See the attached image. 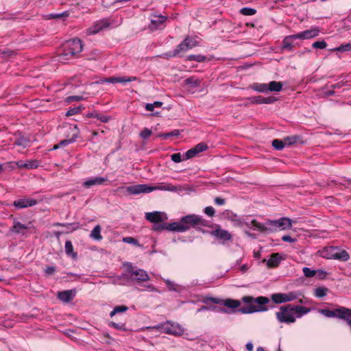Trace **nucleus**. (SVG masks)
<instances>
[{"label":"nucleus","mask_w":351,"mask_h":351,"mask_svg":"<svg viewBox=\"0 0 351 351\" xmlns=\"http://www.w3.org/2000/svg\"><path fill=\"white\" fill-rule=\"evenodd\" d=\"M204 212L207 216L210 217H213L215 214V210L212 206L206 207L204 210Z\"/></svg>","instance_id":"52"},{"label":"nucleus","mask_w":351,"mask_h":351,"mask_svg":"<svg viewBox=\"0 0 351 351\" xmlns=\"http://www.w3.org/2000/svg\"><path fill=\"white\" fill-rule=\"evenodd\" d=\"M171 158L174 162H180L184 160L180 153H175L171 156Z\"/></svg>","instance_id":"55"},{"label":"nucleus","mask_w":351,"mask_h":351,"mask_svg":"<svg viewBox=\"0 0 351 351\" xmlns=\"http://www.w3.org/2000/svg\"><path fill=\"white\" fill-rule=\"evenodd\" d=\"M109 326L111 327H113L117 330H122V331H126L127 328L125 324H121V323H116L114 322H111L109 324Z\"/></svg>","instance_id":"43"},{"label":"nucleus","mask_w":351,"mask_h":351,"mask_svg":"<svg viewBox=\"0 0 351 351\" xmlns=\"http://www.w3.org/2000/svg\"><path fill=\"white\" fill-rule=\"evenodd\" d=\"M282 240L283 241L289 242V243H295L296 241L295 239L291 237L289 235H284L282 237Z\"/></svg>","instance_id":"59"},{"label":"nucleus","mask_w":351,"mask_h":351,"mask_svg":"<svg viewBox=\"0 0 351 351\" xmlns=\"http://www.w3.org/2000/svg\"><path fill=\"white\" fill-rule=\"evenodd\" d=\"M184 83L186 84L191 85L193 88L198 87L200 84V82L198 79H196L193 77L186 78L184 80Z\"/></svg>","instance_id":"35"},{"label":"nucleus","mask_w":351,"mask_h":351,"mask_svg":"<svg viewBox=\"0 0 351 351\" xmlns=\"http://www.w3.org/2000/svg\"><path fill=\"white\" fill-rule=\"evenodd\" d=\"M282 83L280 82L271 81L267 84V92H280L282 88Z\"/></svg>","instance_id":"27"},{"label":"nucleus","mask_w":351,"mask_h":351,"mask_svg":"<svg viewBox=\"0 0 351 351\" xmlns=\"http://www.w3.org/2000/svg\"><path fill=\"white\" fill-rule=\"evenodd\" d=\"M108 179L106 178L103 177H95L89 178L85 180L83 182V186L85 188H90L95 185H101L104 184L105 182H106Z\"/></svg>","instance_id":"21"},{"label":"nucleus","mask_w":351,"mask_h":351,"mask_svg":"<svg viewBox=\"0 0 351 351\" xmlns=\"http://www.w3.org/2000/svg\"><path fill=\"white\" fill-rule=\"evenodd\" d=\"M319 29L318 27H314L310 29L305 30L298 34H294L295 38L297 39H310L318 36Z\"/></svg>","instance_id":"16"},{"label":"nucleus","mask_w":351,"mask_h":351,"mask_svg":"<svg viewBox=\"0 0 351 351\" xmlns=\"http://www.w3.org/2000/svg\"><path fill=\"white\" fill-rule=\"evenodd\" d=\"M162 105V102L155 101L153 104H147L145 106V109L148 111H153L154 108L160 107Z\"/></svg>","instance_id":"44"},{"label":"nucleus","mask_w":351,"mask_h":351,"mask_svg":"<svg viewBox=\"0 0 351 351\" xmlns=\"http://www.w3.org/2000/svg\"><path fill=\"white\" fill-rule=\"evenodd\" d=\"M155 190L175 191L176 190L174 186H150L145 184L130 186L127 187L120 186L117 189V191H125L128 195H139L141 193H149Z\"/></svg>","instance_id":"5"},{"label":"nucleus","mask_w":351,"mask_h":351,"mask_svg":"<svg viewBox=\"0 0 351 351\" xmlns=\"http://www.w3.org/2000/svg\"><path fill=\"white\" fill-rule=\"evenodd\" d=\"M123 241L126 243L134 244L137 246H140L138 241L133 237H126L123 238Z\"/></svg>","instance_id":"50"},{"label":"nucleus","mask_w":351,"mask_h":351,"mask_svg":"<svg viewBox=\"0 0 351 351\" xmlns=\"http://www.w3.org/2000/svg\"><path fill=\"white\" fill-rule=\"evenodd\" d=\"M336 250V247L328 246L326 247L322 250L318 251L319 256L322 258L327 259H334V254Z\"/></svg>","instance_id":"23"},{"label":"nucleus","mask_w":351,"mask_h":351,"mask_svg":"<svg viewBox=\"0 0 351 351\" xmlns=\"http://www.w3.org/2000/svg\"><path fill=\"white\" fill-rule=\"evenodd\" d=\"M336 250L337 251H335L334 254V259L347 261L350 258L349 254L345 250H341L337 247H336Z\"/></svg>","instance_id":"25"},{"label":"nucleus","mask_w":351,"mask_h":351,"mask_svg":"<svg viewBox=\"0 0 351 351\" xmlns=\"http://www.w3.org/2000/svg\"><path fill=\"white\" fill-rule=\"evenodd\" d=\"M152 134V131L147 128H144L140 133V136L143 139H147Z\"/></svg>","instance_id":"48"},{"label":"nucleus","mask_w":351,"mask_h":351,"mask_svg":"<svg viewBox=\"0 0 351 351\" xmlns=\"http://www.w3.org/2000/svg\"><path fill=\"white\" fill-rule=\"evenodd\" d=\"M250 88L258 93L267 92V84L265 83H254L250 86Z\"/></svg>","instance_id":"30"},{"label":"nucleus","mask_w":351,"mask_h":351,"mask_svg":"<svg viewBox=\"0 0 351 351\" xmlns=\"http://www.w3.org/2000/svg\"><path fill=\"white\" fill-rule=\"evenodd\" d=\"M145 219L154 223L165 221L167 219V216L165 213L159 211H154L145 213Z\"/></svg>","instance_id":"14"},{"label":"nucleus","mask_w":351,"mask_h":351,"mask_svg":"<svg viewBox=\"0 0 351 351\" xmlns=\"http://www.w3.org/2000/svg\"><path fill=\"white\" fill-rule=\"evenodd\" d=\"M147 328L161 329L164 332L174 336H181L184 332V329L180 324L171 322L154 327H148Z\"/></svg>","instance_id":"8"},{"label":"nucleus","mask_w":351,"mask_h":351,"mask_svg":"<svg viewBox=\"0 0 351 351\" xmlns=\"http://www.w3.org/2000/svg\"><path fill=\"white\" fill-rule=\"evenodd\" d=\"M82 110L81 106L70 108L66 113V116L69 117L80 113Z\"/></svg>","instance_id":"46"},{"label":"nucleus","mask_w":351,"mask_h":351,"mask_svg":"<svg viewBox=\"0 0 351 351\" xmlns=\"http://www.w3.org/2000/svg\"><path fill=\"white\" fill-rule=\"evenodd\" d=\"M328 289L325 287H318L315 290V295L317 298H323L326 295Z\"/></svg>","instance_id":"40"},{"label":"nucleus","mask_w":351,"mask_h":351,"mask_svg":"<svg viewBox=\"0 0 351 351\" xmlns=\"http://www.w3.org/2000/svg\"><path fill=\"white\" fill-rule=\"evenodd\" d=\"M36 204H37V201L36 199L28 198L27 197L16 199L13 202V206L18 209L31 207Z\"/></svg>","instance_id":"15"},{"label":"nucleus","mask_w":351,"mask_h":351,"mask_svg":"<svg viewBox=\"0 0 351 351\" xmlns=\"http://www.w3.org/2000/svg\"><path fill=\"white\" fill-rule=\"evenodd\" d=\"M75 289L66 290L58 293V298L64 303L71 302L75 296Z\"/></svg>","instance_id":"19"},{"label":"nucleus","mask_w":351,"mask_h":351,"mask_svg":"<svg viewBox=\"0 0 351 351\" xmlns=\"http://www.w3.org/2000/svg\"><path fill=\"white\" fill-rule=\"evenodd\" d=\"M351 49V44H346L344 45H341L340 47L336 48L337 51H348Z\"/></svg>","instance_id":"58"},{"label":"nucleus","mask_w":351,"mask_h":351,"mask_svg":"<svg viewBox=\"0 0 351 351\" xmlns=\"http://www.w3.org/2000/svg\"><path fill=\"white\" fill-rule=\"evenodd\" d=\"M215 203L217 205H223L225 204V199L219 197L215 198Z\"/></svg>","instance_id":"61"},{"label":"nucleus","mask_w":351,"mask_h":351,"mask_svg":"<svg viewBox=\"0 0 351 351\" xmlns=\"http://www.w3.org/2000/svg\"><path fill=\"white\" fill-rule=\"evenodd\" d=\"M208 149V145L204 143L196 145L194 147L189 149L184 155L183 160L191 159L199 153H201Z\"/></svg>","instance_id":"12"},{"label":"nucleus","mask_w":351,"mask_h":351,"mask_svg":"<svg viewBox=\"0 0 351 351\" xmlns=\"http://www.w3.org/2000/svg\"><path fill=\"white\" fill-rule=\"evenodd\" d=\"M293 39H295L294 34L286 36L282 40V48L291 51L292 49Z\"/></svg>","instance_id":"29"},{"label":"nucleus","mask_w":351,"mask_h":351,"mask_svg":"<svg viewBox=\"0 0 351 351\" xmlns=\"http://www.w3.org/2000/svg\"><path fill=\"white\" fill-rule=\"evenodd\" d=\"M101 230V226L99 225H97L91 231L90 237L95 240L101 241L102 239Z\"/></svg>","instance_id":"32"},{"label":"nucleus","mask_w":351,"mask_h":351,"mask_svg":"<svg viewBox=\"0 0 351 351\" xmlns=\"http://www.w3.org/2000/svg\"><path fill=\"white\" fill-rule=\"evenodd\" d=\"M303 273L304 276L307 278H311L315 276V271L311 269L308 267H304L303 268Z\"/></svg>","instance_id":"53"},{"label":"nucleus","mask_w":351,"mask_h":351,"mask_svg":"<svg viewBox=\"0 0 351 351\" xmlns=\"http://www.w3.org/2000/svg\"><path fill=\"white\" fill-rule=\"evenodd\" d=\"M199 226H209V221L202 216L191 214L183 216L179 221L169 223V228L173 232H184L191 228H199Z\"/></svg>","instance_id":"2"},{"label":"nucleus","mask_w":351,"mask_h":351,"mask_svg":"<svg viewBox=\"0 0 351 351\" xmlns=\"http://www.w3.org/2000/svg\"><path fill=\"white\" fill-rule=\"evenodd\" d=\"M312 47L316 49H325L327 47V43L324 40L316 41L313 43Z\"/></svg>","instance_id":"49"},{"label":"nucleus","mask_w":351,"mask_h":351,"mask_svg":"<svg viewBox=\"0 0 351 351\" xmlns=\"http://www.w3.org/2000/svg\"><path fill=\"white\" fill-rule=\"evenodd\" d=\"M110 25V23L106 19L101 20L97 22L94 25L87 29V33L90 35L95 34L102 29L107 28Z\"/></svg>","instance_id":"18"},{"label":"nucleus","mask_w":351,"mask_h":351,"mask_svg":"<svg viewBox=\"0 0 351 351\" xmlns=\"http://www.w3.org/2000/svg\"><path fill=\"white\" fill-rule=\"evenodd\" d=\"M64 53L60 55V60H67L66 56H74L82 51V41L78 38H74L66 41L63 45Z\"/></svg>","instance_id":"6"},{"label":"nucleus","mask_w":351,"mask_h":351,"mask_svg":"<svg viewBox=\"0 0 351 351\" xmlns=\"http://www.w3.org/2000/svg\"><path fill=\"white\" fill-rule=\"evenodd\" d=\"M256 12V10L250 8H243L241 10V13L245 16H252Z\"/></svg>","instance_id":"45"},{"label":"nucleus","mask_w":351,"mask_h":351,"mask_svg":"<svg viewBox=\"0 0 351 351\" xmlns=\"http://www.w3.org/2000/svg\"><path fill=\"white\" fill-rule=\"evenodd\" d=\"M222 304L230 308H237L240 306L241 303L239 300L227 299L223 300Z\"/></svg>","instance_id":"34"},{"label":"nucleus","mask_w":351,"mask_h":351,"mask_svg":"<svg viewBox=\"0 0 351 351\" xmlns=\"http://www.w3.org/2000/svg\"><path fill=\"white\" fill-rule=\"evenodd\" d=\"M198 45L199 43L194 38L189 36L186 37L183 42L177 46V48L173 51L171 56H178L181 57L186 51Z\"/></svg>","instance_id":"9"},{"label":"nucleus","mask_w":351,"mask_h":351,"mask_svg":"<svg viewBox=\"0 0 351 351\" xmlns=\"http://www.w3.org/2000/svg\"><path fill=\"white\" fill-rule=\"evenodd\" d=\"M167 17L162 15H152L149 29L152 31L157 29H161L164 27V23L167 21Z\"/></svg>","instance_id":"13"},{"label":"nucleus","mask_w":351,"mask_h":351,"mask_svg":"<svg viewBox=\"0 0 351 351\" xmlns=\"http://www.w3.org/2000/svg\"><path fill=\"white\" fill-rule=\"evenodd\" d=\"M137 80L136 77L132 76V77H127V76H122V77H118V81L119 83L125 84L127 82H131L136 81Z\"/></svg>","instance_id":"41"},{"label":"nucleus","mask_w":351,"mask_h":351,"mask_svg":"<svg viewBox=\"0 0 351 351\" xmlns=\"http://www.w3.org/2000/svg\"><path fill=\"white\" fill-rule=\"evenodd\" d=\"M13 226L10 228V231L14 233H21L22 230H25L28 228V226L24 224H22L21 222L18 221H14Z\"/></svg>","instance_id":"28"},{"label":"nucleus","mask_w":351,"mask_h":351,"mask_svg":"<svg viewBox=\"0 0 351 351\" xmlns=\"http://www.w3.org/2000/svg\"><path fill=\"white\" fill-rule=\"evenodd\" d=\"M165 282L169 290H171V291L176 290V285L173 282H171L169 280H165Z\"/></svg>","instance_id":"57"},{"label":"nucleus","mask_w":351,"mask_h":351,"mask_svg":"<svg viewBox=\"0 0 351 351\" xmlns=\"http://www.w3.org/2000/svg\"><path fill=\"white\" fill-rule=\"evenodd\" d=\"M246 225L250 228H253L258 230L261 233L269 234L279 230H285L290 229L292 226V221L289 218L282 217L276 220L267 219L265 223L262 224L256 220L253 219L251 221L250 223H246Z\"/></svg>","instance_id":"1"},{"label":"nucleus","mask_w":351,"mask_h":351,"mask_svg":"<svg viewBox=\"0 0 351 351\" xmlns=\"http://www.w3.org/2000/svg\"><path fill=\"white\" fill-rule=\"evenodd\" d=\"M69 130L71 131H75V133H73L72 137L69 139H64L61 141L58 144L54 145L53 149H56L62 146H66L71 143H73L75 141L77 136V126H74L73 128L71 126L69 127Z\"/></svg>","instance_id":"22"},{"label":"nucleus","mask_w":351,"mask_h":351,"mask_svg":"<svg viewBox=\"0 0 351 351\" xmlns=\"http://www.w3.org/2000/svg\"><path fill=\"white\" fill-rule=\"evenodd\" d=\"M178 135H180V131L178 130H174L171 132L160 134L159 136L163 137L164 138H167L168 137L170 136H177Z\"/></svg>","instance_id":"51"},{"label":"nucleus","mask_w":351,"mask_h":351,"mask_svg":"<svg viewBox=\"0 0 351 351\" xmlns=\"http://www.w3.org/2000/svg\"><path fill=\"white\" fill-rule=\"evenodd\" d=\"M127 272L128 278L136 282H146L149 279V275L145 270L134 267L130 263L127 265Z\"/></svg>","instance_id":"7"},{"label":"nucleus","mask_w":351,"mask_h":351,"mask_svg":"<svg viewBox=\"0 0 351 351\" xmlns=\"http://www.w3.org/2000/svg\"><path fill=\"white\" fill-rule=\"evenodd\" d=\"M39 161L38 160H27L26 162L23 160H19L16 162V165L19 168H24V169H35L37 168L39 166Z\"/></svg>","instance_id":"24"},{"label":"nucleus","mask_w":351,"mask_h":351,"mask_svg":"<svg viewBox=\"0 0 351 351\" xmlns=\"http://www.w3.org/2000/svg\"><path fill=\"white\" fill-rule=\"evenodd\" d=\"M281 260L282 257L279 253H274L267 261V265L269 267H275L278 265Z\"/></svg>","instance_id":"26"},{"label":"nucleus","mask_w":351,"mask_h":351,"mask_svg":"<svg viewBox=\"0 0 351 351\" xmlns=\"http://www.w3.org/2000/svg\"><path fill=\"white\" fill-rule=\"evenodd\" d=\"M210 234L223 241H229L232 239L231 234L228 230L221 229L219 226H217V228L215 230L211 231Z\"/></svg>","instance_id":"17"},{"label":"nucleus","mask_w":351,"mask_h":351,"mask_svg":"<svg viewBox=\"0 0 351 351\" xmlns=\"http://www.w3.org/2000/svg\"><path fill=\"white\" fill-rule=\"evenodd\" d=\"M84 97L82 96L79 95H75V96H69L66 99V101L67 102H72V101H79L81 100H83Z\"/></svg>","instance_id":"56"},{"label":"nucleus","mask_w":351,"mask_h":351,"mask_svg":"<svg viewBox=\"0 0 351 351\" xmlns=\"http://www.w3.org/2000/svg\"><path fill=\"white\" fill-rule=\"evenodd\" d=\"M152 230H156V231H162L164 230L172 231V230H171L169 228V224H166V223L159 224L158 223H155L152 227Z\"/></svg>","instance_id":"37"},{"label":"nucleus","mask_w":351,"mask_h":351,"mask_svg":"<svg viewBox=\"0 0 351 351\" xmlns=\"http://www.w3.org/2000/svg\"><path fill=\"white\" fill-rule=\"evenodd\" d=\"M298 297L297 293L291 291L287 293H278L271 295V298L276 304H281L284 302H291L296 300Z\"/></svg>","instance_id":"11"},{"label":"nucleus","mask_w":351,"mask_h":351,"mask_svg":"<svg viewBox=\"0 0 351 351\" xmlns=\"http://www.w3.org/2000/svg\"><path fill=\"white\" fill-rule=\"evenodd\" d=\"M55 271H56V268L52 266L47 267L45 269L46 274H47L49 275L53 274L55 272Z\"/></svg>","instance_id":"62"},{"label":"nucleus","mask_w":351,"mask_h":351,"mask_svg":"<svg viewBox=\"0 0 351 351\" xmlns=\"http://www.w3.org/2000/svg\"><path fill=\"white\" fill-rule=\"evenodd\" d=\"M94 117L97 118L103 123H108L110 120V117L101 114H97Z\"/></svg>","instance_id":"54"},{"label":"nucleus","mask_w":351,"mask_h":351,"mask_svg":"<svg viewBox=\"0 0 351 351\" xmlns=\"http://www.w3.org/2000/svg\"><path fill=\"white\" fill-rule=\"evenodd\" d=\"M106 82L108 83H112V84H114V83H119V81H118V77H108L106 78Z\"/></svg>","instance_id":"60"},{"label":"nucleus","mask_w":351,"mask_h":351,"mask_svg":"<svg viewBox=\"0 0 351 351\" xmlns=\"http://www.w3.org/2000/svg\"><path fill=\"white\" fill-rule=\"evenodd\" d=\"M14 145L25 148L30 145V141L24 136H19L16 138Z\"/></svg>","instance_id":"33"},{"label":"nucleus","mask_w":351,"mask_h":351,"mask_svg":"<svg viewBox=\"0 0 351 351\" xmlns=\"http://www.w3.org/2000/svg\"><path fill=\"white\" fill-rule=\"evenodd\" d=\"M272 146L276 149V150H282L285 147V143L284 141L279 140V139H274L272 141Z\"/></svg>","instance_id":"38"},{"label":"nucleus","mask_w":351,"mask_h":351,"mask_svg":"<svg viewBox=\"0 0 351 351\" xmlns=\"http://www.w3.org/2000/svg\"><path fill=\"white\" fill-rule=\"evenodd\" d=\"M64 15H66L68 16L67 14H66L65 12H63V13H61V14H50L49 16V19H58V18H61Z\"/></svg>","instance_id":"63"},{"label":"nucleus","mask_w":351,"mask_h":351,"mask_svg":"<svg viewBox=\"0 0 351 351\" xmlns=\"http://www.w3.org/2000/svg\"><path fill=\"white\" fill-rule=\"evenodd\" d=\"M242 301L245 306L240 308L239 311L243 314H249L267 311V308L265 305L269 303V300L263 296H259L256 298L252 296H244Z\"/></svg>","instance_id":"4"},{"label":"nucleus","mask_w":351,"mask_h":351,"mask_svg":"<svg viewBox=\"0 0 351 351\" xmlns=\"http://www.w3.org/2000/svg\"><path fill=\"white\" fill-rule=\"evenodd\" d=\"M187 60L190 61L202 62L206 60V57L202 55H190L187 57Z\"/></svg>","instance_id":"39"},{"label":"nucleus","mask_w":351,"mask_h":351,"mask_svg":"<svg viewBox=\"0 0 351 351\" xmlns=\"http://www.w3.org/2000/svg\"><path fill=\"white\" fill-rule=\"evenodd\" d=\"M128 307L126 306H124V305L117 306L110 312V316L113 317L117 313L125 312L126 311H128Z\"/></svg>","instance_id":"36"},{"label":"nucleus","mask_w":351,"mask_h":351,"mask_svg":"<svg viewBox=\"0 0 351 351\" xmlns=\"http://www.w3.org/2000/svg\"><path fill=\"white\" fill-rule=\"evenodd\" d=\"M350 308L344 306H339L335 310L329 308L320 309L319 311L323 315L327 317H337L340 319L344 320Z\"/></svg>","instance_id":"10"},{"label":"nucleus","mask_w":351,"mask_h":351,"mask_svg":"<svg viewBox=\"0 0 351 351\" xmlns=\"http://www.w3.org/2000/svg\"><path fill=\"white\" fill-rule=\"evenodd\" d=\"M254 348L253 344L251 342H249L246 344V349L248 351H252Z\"/></svg>","instance_id":"64"},{"label":"nucleus","mask_w":351,"mask_h":351,"mask_svg":"<svg viewBox=\"0 0 351 351\" xmlns=\"http://www.w3.org/2000/svg\"><path fill=\"white\" fill-rule=\"evenodd\" d=\"M309 311L310 308L305 306L286 304L280 307L279 311L276 313V316L280 323L291 324L296 320L295 315L297 317H300Z\"/></svg>","instance_id":"3"},{"label":"nucleus","mask_w":351,"mask_h":351,"mask_svg":"<svg viewBox=\"0 0 351 351\" xmlns=\"http://www.w3.org/2000/svg\"><path fill=\"white\" fill-rule=\"evenodd\" d=\"M65 252L69 256L75 259L77 253L74 252L73 244L71 241H66L65 243Z\"/></svg>","instance_id":"31"},{"label":"nucleus","mask_w":351,"mask_h":351,"mask_svg":"<svg viewBox=\"0 0 351 351\" xmlns=\"http://www.w3.org/2000/svg\"><path fill=\"white\" fill-rule=\"evenodd\" d=\"M203 302L206 304H207L208 302H210L213 304H222L223 300L217 298L207 297L204 300Z\"/></svg>","instance_id":"47"},{"label":"nucleus","mask_w":351,"mask_h":351,"mask_svg":"<svg viewBox=\"0 0 351 351\" xmlns=\"http://www.w3.org/2000/svg\"><path fill=\"white\" fill-rule=\"evenodd\" d=\"M299 138L296 136H288L283 139L285 145H291L297 142Z\"/></svg>","instance_id":"42"},{"label":"nucleus","mask_w":351,"mask_h":351,"mask_svg":"<svg viewBox=\"0 0 351 351\" xmlns=\"http://www.w3.org/2000/svg\"><path fill=\"white\" fill-rule=\"evenodd\" d=\"M252 104H272L276 101V99L274 97H264L263 96H254L247 98Z\"/></svg>","instance_id":"20"}]
</instances>
